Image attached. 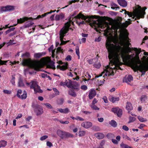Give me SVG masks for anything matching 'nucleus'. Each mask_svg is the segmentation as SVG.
I'll return each instance as SVG.
<instances>
[{
	"instance_id": "f03ea898",
	"label": "nucleus",
	"mask_w": 148,
	"mask_h": 148,
	"mask_svg": "<svg viewBox=\"0 0 148 148\" xmlns=\"http://www.w3.org/2000/svg\"><path fill=\"white\" fill-rule=\"evenodd\" d=\"M21 57L28 58L27 59H23L22 64L23 66H28L29 68L33 69L37 71L40 70V65L39 62L37 60L32 61L30 58V55L29 53L26 52L22 54Z\"/></svg>"
},
{
	"instance_id": "423d86ee",
	"label": "nucleus",
	"mask_w": 148,
	"mask_h": 148,
	"mask_svg": "<svg viewBox=\"0 0 148 148\" xmlns=\"http://www.w3.org/2000/svg\"><path fill=\"white\" fill-rule=\"evenodd\" d=\"M32 107L37 116L41 115L43 113V110L40 106L38 104H33Z\"/></svg>"
},
{
	"instance_id": "cd10ccee",
	"label": "nucleus",
	"mask_w": 148,
	"mask_h": 148,
	"mask_svg": "<svg viewBox=\"0 0 148 148\" xmlns=\"http://www.w3.org/2000/svg\"><path fill=\"white\" fill-rule=\"evenodd\" d=\"M68 64L67 62H66L64 65L62 66H60V69L61 70L64 71L65 70L67 69V67L68 66Z\"/></svg>"
},
{
	"instance_id": "ddd939ff",
	"label": "nucleus",
	"mask_w": 148,
	"mask_h": 148,
	"mask_svg": "<svg viewBox=\"0 0 148 148\" xmlns=\"http://www.w3.org/2000/svg\"><path fill=\"white\" fill-rule=\"evenodd\" d=\"M96 94V91L95 89H92L89 92L88 96L90 99H92Z\"/></svg>"
},
{
	"instance_id": "2eb2a0df",
	"label": "nucleus",
	"mask_w": 148,
	"mask_h": 148,
	"mask_svg": "<svg viewBox=\"0 0 148 148\" xmlns=\"http://www.w3.org/2000/svg\"><path fill=\"white\" fill-rule=\"evenodd\" d=\"M32 18H28L27 17H25L23 18H20L17 20L18 23H22L25 22V21H28L29 20L32 19Z\"/></svg>"
},
{
	"instance_id": "774afa93",
	"label": "nucleus",
	"mask_w": 148,
	"mask_h": 148,
	"mask_svg": "<svg viewBox=\"0 0 148 148\" xmlns=\"http://www.w3.org/2000/svg\"><path fill=\"white\" fill-rule=\"evenodd\" d=\"M112 141L113 143L115 144H117L118 143V141L116 139H112Z\"/></svg>"
},
{
	"instance_id": "a18cd8bd",
	"label": "nucleus",
	"mask_w": 148,
	"mask_h": 148,
	"mask_svg": "<svg viewBox=\"0 0 148 148\" xmlns=\"http://www.w3.org/2000/svg\"><path fill=\"white\" fill-rule=\"evenodd\" d=\"M15 29V28L13 27L12 28H10V29H8L5 32V34H7L9 33L10 32L12 31H13L14 29Z\"/></svg>"
},
{
	"instance_id": "dca6fc26",
	"label": "nucleus",
	"mask_w": 148,
	"mask_h": 148,
	"mask_svg": "<svg viewBox=\"0 0 148 148\" xmlns=\"http://www.w3.org/2000/svg\"><path fill=\"white\" fill-rule=\"evenodd\" d=\"M133 80V78L131 75H129L127 77H124L123 79V82L128 83L130 82L132 80Z\"/></svg>"
},
{
	"instance_id": "5fc2aeb1",
	"label": "nucleus",
	"mask_w": 148,
	"mask_h": 148,
	"mask_svg": "<svg viewBox=\"0 0 148 148\" xmlns=\"http://www.w3.org/2000/svg\"><path fill=\"white\" fill-rule=\"evenodd\" d=\"M64 101V99L63 98H60L58 101V104L60 105H62Z\"/></svg>"
},
{
	"instance_id": "603ef678",
	"label": "nucleus",
	"mask_w": 148,
	"mask_h": 148,
	"mask_svg": "<svg viewBox=\"0 0 148 148\" xmlns=\"http://www.w3.org/2000/svg\"><path fill=\"white\" fill-rule=\"evenodd\" d=\"M53 90L54 92L56 95H58L59 94V92L58 90L56 88H53Z\"/></svg>"
},
{
	"instance_id": "bb28decb",
	"label": "nucleus",
	"mask_w": 148,
	"mask_h": 148,
	"mask_svg": "<svg viewBox=\"0 0 148 148\" xmlns=\"http://www.w3.org/2000/svg\"><path fill=\"white\" fill-rule=\"evenodd\" d=\"M111 9L113 10L116 9L115 10H116V9L117 8H118L119 9L120 7H119L117 4H116L115 3L113 2H112L111 3Z\"/></svg>"
},
{
	"instance_id": "9d476101",
	"label": "nucleus",
	"mask_w": 148,
	"mask_h": 148,
	"mask_svg": "<svg viewBox=\"0 0 148 148\" xmlns=\"http://www.w3.org/2000/svg\"><path fill=\"white\" fill-rule=\"evenodd\" d=\"M146 14V13L144 11H140L138 12L136 14V17L134 19L136 20L137 19H139L140 18H144V15Z\"/></svg>"
},
{
	"instance_id": "412c9836",
	"label": "nucleus",
	"mask_w": 148,
	"mask_h": 148,
	"mask_svg": "<svg viewBox=\"0 0 148 148\" xmlns=\"http://www.w3.org/2000/svg\"><path fill=\"white\" fill-rule=\"evenodd\" d=\"M95 136L98 138L102 139L104 137V135L100 132L97 133L95 134Z\"/></svg>"
},
{
	"instance_id": "c756f323",
	"label": "nucleus",
	"mask_w": 148,
	"mask_h": 148,
	"mask_svg": "<svg viewBox=\"0 0 148 148\" xmlns=\"http://www.w3.org/2000/svg\"><path fill=\"white\" fill-rule=\"evenodd\" d=\"M7 142L4 140L0 141V148L5 147L7 145Z\"/></svg>"
},
{
	"instance_id": "473e14b6",
	"label": "nucleus",
	"mask_w": 148,
	"mask_h": 148,
	"mask_svg": "<svg viewBox=\"0 0 148 148\" xmlns=\"http://www.w3.org/2000/svg\"><path fill=\"white\" fill-rule=\"evenodd\" d=\"M96 61H97V58L90 59L88 60V62L89 64H94L95 62H96Z\"/></svg>"
},
{
	"instance_id": "f704fd0d",
	"label": "nucleus",
	"mask_w": 148,
	"mask_h": 148,
	"mask_svg": "<svg viewBox=\"0 0 148 148\" xmlns=\"http://www.w3.org/2000/svg\"><path fill=\"white\" fill-rule=\"evenodd\" d=\"M24 85L23 83L22 80L20 78L18 80V86L19 87L23 86Z\"/></svg>"
},
{
	"instance_id": "a19ab883",
	"label": "nucleus",
	"mask_w": 148,
	"mask_h": 148,
	"mask_svg": "<svg viewBox=\"0 0 148 148\" xmlns=\"http://www.w3.org/2000/svg\"><path fill=\"white\" fill-rule=\"evenodd\" d=\"M91 107L93 110H99V108L97 107L95 104H92L91 106Z\"/></svg>"
},
{
	"instance_id": "5701e85b",
	"label": "nucleus",
	"mask_w": 148,
	"mask_h": 148,
	"mask_svg": "<svg viewBox=\"0 0 148 148\" xmlns=\"http://www.w3.org/2000/svg\"><path fill=\"white\" fill-rule=\"evenodd\" d=\"M71 88L76 91H78L79 89V85L77 84L76 85L73 84Z\"/></svg>"
},
{
	"instance_id": "f3484780",
	"label": "nucleus",
	"mask_w": 148,
	"mask_h": 148,
	"mask_svg": "<svg viewBox=\"0 0 148 148\" xmlns=\"http://www.w3.org/2000/svg\"><path fill=\"white\" fill-rule=\"evenodd\" d=\"M118 3L121 6L125 7L127 5V2L125 0H117Z\"/></svg>"
},
{
	"instance_id": "f257e3e1",
	"label": "nucleus",
	"mask_w": 148,
	"mask_h": 148,
	"mask_svg": "<svg viewBox=\"0 0 148 148\" xmlns=\"http://www.w3.org/2000/svg\"><path fill=\"white\" fill-rule=\"evenodd\" d=\"M106 46L108 52V57L110 63L115 66V69L121 70L120 66L123 64L120 62L121 57L123 61L127 58L126 54L122 51V47L119 45H115L110 41L107 40Z\"/></svg>"
},
{
	"instance_id": "39448f33",
	"label": "nucleus",
	"mask_w": 148,
	"mask_h": 148,
	"mask_svg": "<svg viewBox=\"0 0 148 148\" xmlns=\"http://www.w3.org/2000/svg\"><path fill=\"white\" fill-rule=\"evenodd\" d=\"M57 135L62 139H66L69 138L73 137V135L69 132L58 130L57 131Z\"/></svg>"
},
{
	"instance_id": "aec40b11",
	"label": "nucleus",
	"mask_w": 148,
	"mask_h": 148,
	"mask_svg": "<svg viewBox=\"0 0 148 148\" xmlns=\"http://www.w3.org/2000/svg\"><path fill=\"white\" fill-rule=\"evenodd\" d=\"M147 99V97L146 95H142L140 98V101L142 103H146Z\"/></svg>"
},
{
	"instance_id": "bf43d9fd",
	"label": "nucleus",
	"mask_w": 148,
	"mask_h": 148,
	"mask_svg": "<svg viewBox=\"0 0 148 148\" xmlns=\"http://www.w3.org/2000/svg\"><path fill=\"white\" fill-rule=\"evenodd\" d=\"M122 129L126 131H128L129 130L128 127L126 125H124L122 127Z\"/></svg>"
},
{
	"instance_id": "de8ad7c7",
	"label": "nucleus",
	"mask_w": 148,
	"mask_h": 148,
	"mask_svg": "<svg viewBox=\"0 0 148 148\" xmlns=\"http://www.w3.org/2000/svg\"><path fill=\"white\" fill-rule=\"evenodd\" d=\"M58 52H61L62 53H63V49L61 48V47H59L57 49L56 53H58Z\"/></svg>"
},
{
	"instance_id": "37998d69",
	"label": "nucleus",
	"mask_w": 148,
	"mask_h": 148,
	"mask_svg": "<svg viewBox=\"0 0 148 148\" xmlns=\"http://www.w3.org/2000/svg\"><path fill=\"white\" fill-rule=\"evenodd\" d=\"M85 132L84 131H80L79 132V136H83L85 135Z\"/></svg>"
},
{
	"instance_id": "a878e982",
	"label": "nucleus",
	"mask_w": 148,
	"mask_h": 148,
	"mask_svg": "<svg viewBox=\"0 0 148 148\" xmlns=\"http://www.w3.org/2000/svg\"><path fill=\"white\" fill-rule=\"evenodd\" d=\"M109 123L111 126L114 127H116L117 124V123L114 120H112L109 122Z\"/></svg>"
},
{
	"instance_id": "338daca9",
	"label": "nucleus",
	"mask_w": 148,
	"mask_h": 148,
	"mask_svg": "<svg viewBox=\"0 0 148 148\" xmlns=\"http://www.w3.org/2000/svg\"><path fill=\"white\" fill-rule=\"evenodd\" d=\"M103 100L104 102L106 103H107L108 102V101L107 99V98L106 96H104L103 98Z\"/></svg>"
},
{
	"instance_id": "4c0bfd02",
	"label": "nucleus",
	"mask_w": 148,
	"mask_h": 148,
	"mask_svg": "<svg viewBox=\"0 0 148 148\" xmlns=\"http://www.w3.org/2000/svg\"><path fill=\"white\" fill-rule=\"evenodd\" d=\"M121 146L122 148H132V147L128 145L123 143H122L121 144Z\"/></svg>"
},
{
	"instance_id": "4468645a",
	"label": "nucleus",
	"mask_w": 148,
	"mask_h": 148,
	"mask_svg": "<svg viewBox=\"0 0 148 148\" xmlns=\"http://www.w3.org/2000/svg\"><path fill=\"white\" fill-rule=\"evenodd\" d=\"M75 19L82 18L84 21L88 18V16H86L82 14L81 12H80L77 16L74 17Z\"/></svg>"
},
{
	"instance_id": "ea45409f",
	"label": "nucleus",
	"mask_w": 148,
	"mask_h": 148,
	"mask_svg": "<svg viewBox=\"0 0 148 148\" xmlns=\"http://www.w3.org/2000/svg\"><path fill=\"white\" fill-rule=\"evenodd\" d=\"M138 119L141 122H144L147 121V119H144L143 117L140 116H138Z\"/></svg>"
},
{
	"instance_id": "b1692460",
	"label": "nucleus",
	"mask_w": 148,
	"mask_h": 148,
	"mask_svg": "<svg viewBox=\"0 0 148 148\" xmlns=\"http://www.w3.org/2000/svg\"><path fill=\"white\" fill-rule=\"evenodd\" d=\"M93 65L94 67L97 69L99 68L101 66L100 63L98 61L97 59V61H96V62H95V63L93 64Z\"/></svg>"
},
{
	"instance_id": "9b49d317",
	"label": "nucleus",
	"mask_w": 148,
	"mask_h": 148,
	"mask_svg": "<svg viewBox=\"0 0 148 148\" xmlns=\"http://www.w3.org/2000/svg\"><path fill=\"white\" fill-rule=\"evenodd\" d=\"M65 34H63V33H62L61 34H60V40L61 42V43L60 44V45H65L68 42V41H64L63 40L64 37L65 36Z\"/></svg>"
},
{
	"instance_id": "2f4dec72",
	"label": "nucleus",
	"mask_w": 148,
	"mask_h": 148,
	"mask_svg": "<svg viewBox=\"0 0 148 148\" xmlns=\"http://www.w3.org/2000/svg\"><path fill=\"white\" fill-rule=\"evenodd\" d=\"M66 86L69 88H71V86L73 84H72V81L69 79L66 80Z\"/></svg>"
},
{
	"instance_id": "a211bd4d",
	"label": "nucleus",
	"mask_w": 148,
	"mask_h": 148,
	"mask_svg": "<svg viewBox=\"0 0 148 148\" xmlns=\"http://www.w3.org/2000/svg\"><path fill=\"white\" fill-rule=\"evenodd\" d=\"M45 53L44 52L35 53L34 55V57L36 58H39L42 56H45Z\"/></svg>"
},
{
	"instance_id": "7c9ffc66",
	"label": "nucleus",
	"mask_w": 148,
	"mask_h": 148,
	"mask_svg": "<svg viewBox=\"0 0 148 148\" xmlns=\"http://www.w3.org/2000/svg\"><path fill=\"white\" fill-rule=\"evenodd\" d=\"M132 49L134 51H135L136 56H138L141 51V49H138L137 48L135 47L132 48Z\"/></svg>"
},
{
	"instance_id": "7ed1b4c3",
	"label": "nucleus",
	"mask_w": 148,
	"mask_h": 148,
	"mask_svg": "<svg viewBox=\"0 0 148 148\" xmlns=\"http://www.w3.org/2000/svg\"><path fill=\"white\" fill-rule=\"evenodd\" d=\"M141 63L140 61L139 57H138V60L132 62L131 63V68L134 72L137 71L145 73L146 71L148 70V65L142 64L138 65V64Z\"/></svg>"
},
{
	"instance_id": "c03bdc74",
	"label": "nucleus",
	"mask_w": 148,
	"mask_h": 148,
	"mask_svg": "<svg viewBox=\"0 0 148 148\" xmlns=\"http://www.w3.org/2000/svg\"><path fill=\"white\" fill-rule=\"evenodd\" d=\"M34 24V23L31 21L29 23H28L27 24L25 25V27H29L31 25H32Z\"/></svg>"
},
{
	"instance_id": "58836bf2",
	"label": "nucleus",
	"mask_w": 148,
	"mask_h": 148,
	"mask_svg": "<svg viewBox=\"0 0 148 148\" xmlns=\"http://www.w3.org/2000/svg\"><path fill=\"white\" fill-rule=\"evenodd\" d=\"M125 15L126 16V14H127L128 16L130 17H132L133 16H134V14H133L132 13V12H130L129 11H125V12H124V13Z\"/></svg>"
},
{
	"instance_id": "052dcab7",
	"label": "nucleus",
	"mask_w": 148,
	"mask_h": 148,
	"mask_svg": "<svg viewBox=\"0 0 148 148\" xmlns=\"http://www.w3.org/2000/svg\"><path fill=\"white\" fill-rule=\"evenodd\" d=\"M66 80L64 82H60V85L63 86H66Z\"/></svg>"
},
{
	"instance_id": "20e7f679",
	"label": "nucleus",
	"mask_w": 148,
	"mask_h": 148,
	"mask_svg": "<svg viewBox=\"0 0 148 148\" xmlns=\"http://www.w3.org/2000/svg\"><path fill=\"white\" fill-rule=\"evenodd\" d=\"M26 85L29 86L30 89H33L34 92L36 93H42L43 91L40 89V87L38 85L36 82L32 80L30 82H27Z\"/></svg>"
},
{
	"instance_id": "13d9d810",
	"label": "nucleus",
	"mask_w": 148,
	"mask_h": 148,
	"mask_svg": "<svg viewBox=\"0 0 148 148\" xmlns=\"http://www.w3.org/2000/svg\"><path fill=\"white\" fill-rule=\"evenodd\" d=\"M72 127L75 128L73 129V131L75 133L77 131V128L75 127V125L74 124L72 125Z\"/></svg>"
},
{
	"instance_id": "6ab92c4d",
	"label": "nucleus",
	"mask_w": 148,
	"mask_h": 148,
	"mask_svg": "<svg viewBox=\"0 0 148 148\" xmlns=\"http://www.w3.org/2000/svg\"><path fill=\"white\" fill-rule=\"evenodd\" d=\"M126 108L127 110H128L129 112L133 109V107L131 103L127 102L126 104Z\"/></svg>"
},
{
	"instance_id": "393cba45",
	"label": "nucleus",
	"mask_w": 148,
	"mask_h": 148,
	"mask_svg": "<svg viewBox=\"0 0 148 148\" xmlns=\"http://www.w3.org/2000/svg\"><path fill=\"white\" fill-rule=\"evenodd\" d=\"M27 97V93L25 91H24L22 94L20 95V97L19 98L21 99H25Z\"/></svg>"
},
{
	"instance_id": "69168bd1",
	"label": "nucleus",
	"mask_w": 148,
	"mask_h": 148,
	"mask_svg": "<svg viewBox=\"0 0 148 148\" xmlns=\"http://www.w3.org/2000/svg\"><path fill=\"white\" fill-rule=\"evenodd\" d=\"M59 121L60 123L63 124H67L69 123L68 121H62L60 120Z\"/></svg>"
},
{
	"instance_id": "09e8293b",
	"label": "nucleus",
	"mask_w": 148,
	"mask_h": 148,
	"mask_svg": "<svg viewBox=\"0 0 148 148\" xmlns=\"http://www.w3.org/2000/svg\"><path fill=\"white\" fill-rule=\"evenodd\" d=\"M75 52L76 54L78 56L79 58V57H80L79 52V48L78 47H77V48L75 49Z\"/></svg>"
},
{
	"instance_id": "864d4df0",
	"label": "nucleus",
	"mask_w": 148,
	"mask_h": 148,
	"mask_svg": "<svg viewBox=\"0 0 148 148\" xmlns=\"http://www.w3.org/2000/svg\"><path fill=\"white\" fill-rule=\"evenodd\" d=\"M65 60L68 61H70L71 60V57L70 55H68L66 58Z\"/></svg>"
},
{
	"instance_id": "4be33fe9",
	"label": "nucleus",
	"mask_w": 148,
	"mask_h": 148,
	"mask_svg": "<svg viewBox=\"0 0 148 148\" xmlns=\"http://www.w3.org/2000/svg\"><path fill=\"white\" fill-rule=\"evenodd\" d=\"M49 62L50 64H48L47 65V67L49 68L52 69H56V67L54 65V62L53 61L50 60Z\"/></svg>"
},
{
	"instance_id": "c9c22d12",
	"label": "nucleus",
	"mask_w": 148,
	"mask_h": 148,
	"mask_svg": "<svg viewBox=\"0 0 148 148\" xmlns=\"http://www.w3.org/2000/svg\"><path fill=\"white\" fill-rule=\"evenodd\" d=\"M119 99L118 97H112L110 99V101L113 103H114L116 101L119 100Z\"/></svg>"
},
{
	"instance_id": "8fccbe9b",
	"label": "nucleus",
	"mask_w": 148,
	"mask_h": 148,
	"mask_svg": "<svg viewBox=\"0 0 148 148\" xmlns=\"http://www.w3.org/2000/svg\"><path fill=\"white\" fill-rule=\"evenodd\" d=\"M8 61V60H5L3 61L1 60H0V65H3V64L6 65L7 62Z\"/></svg>"
},
{
	"instance_id": "6e6552de",
	"label": "nucleus",
	"mask_w": 148,
	"mask_h": 148,
	"mask_svg": "<svg viewBox=\"0 0 148 148\" xmlns=\"http://www.w3.org/2000/svg\"><path fill=\"white\" fill-rule=\"evenodd\" d=\"M111 111L115 114H116L117 116L121 117L122 114V110L118 107L112 108Z\"/></svg>"
},
{
	"instance_id": "e2e57ef3",
	"label": "nucleus",
	"mask_w": 148,
	"mask_h": 148,
	"mask_svg": "<svg viewBox=\"0 0 148 148\" xmlns=\"http://www.w3.org/2000/svg\"><path fill=\"white\" fill-rule=\"evenodd\" d=\"M81 88L82 90H86L87 89V87L85 85H83L81 86Z\"/></svg>"
},
{
	"instance_id": "e433bc0d",
	"label": "nucleus",
	"mask_w": 148,
	"mask_h": 148,
	"mask_svg": "<svg viewBox=\"0 0 148 148\" xmlns=\"http://www.w3.org/2000/svg\"><path fill=\"white\" fill-rule=\"evenodd\" d=\"M129 121L128 122V123H130L132 122H133L135 121L136 120V118L134 117L130 116L129 117Z\"/></svg>"
},
{
	"instance_id": "0e129e2a",
	"label": "nucleus",
	"mask_w": 148,
	"mask_h": 148,
	"mask_svg": "<svg viewBox=\"0 0 148 148\" xmlns=\"http://www.w3.org/2000/svg\"><path fill=\"white\" fill-rule=\"evenodd\" d=\"M63 113L65 114L68 113L69 112V110L68 108L63 109Z\"/></svg>"
},
{
	"instance_id": "f8f14e48",
	"label": "nucleus",
	"mask_w": 148,
	"mask_h": 148,
	"mask_svg": "<svg viewBox=\"0 0 148 148\" xmlns=\"http://www.w3.org/2000/svg\"><path fill=\"white\" fill-rule=\"evenodd\" d=\"M81 125L85 128H88L92 126V124L90 122H84L82 123Z\"/></svg>"
},
{
	"instance_id": "49530a36",
	"label": "nucleus",
	"mask_w": 148,
	"mask_h": 148,
	"mask_svg": "<svg viewBox=\"0 0 148 148\" xmlns=\"http://www.w3.org/2000/svg\"><path fill=\"white\" fill-rule=\"evenodd\" d=\"M22 91L21 90L19 89L18 90L17 93L16 95L18 97H20V95H21L22 93Z\"/></svg>"
},
{
	"instance_id": "4d7b16f0",
	"label": "nucleus",
	"mask_w": 148,
	"mask_h": 148,
	"mask_svg": "<svg viewBox=\"0 0 148 148\" xmlns=\"http://www.w3.org/2000/svg\"><path fill=\"white\" fill-rule=\"evenodd\" d=\"M46 144L49 147H50L53 146L51 142L49 141L47 142Z\"/></svg>"
},
{
	"instance_id": "c85d7f7f",
	"label": "nucleus",
	"mask_w": 148,
	"mask_h": 148,
	"mask_svg": "<svg viewBox=\"0 0 148 148\" xmlns=\"http://www.w3.org/2000/svg\"><path fill=\"white\" fill-rule=\"evenodd\" d=\"M68 93L70 95L73 97H75L77 96V94L74 91V90H70L69 91Z\"/></svg>"
},
{
	"instance_id": "1a4fd4ad",
	"label": "nucleus",
	"mask_w": 148,
	"mask_h": 148,
	"mask_svg": "<svg viewBox=\"0 0 148 148\" xmlns=\"http://www.w3.org/2000/svg\"><path fill=\"white\" fill-rule=\"evenodd\" d=\"M15 9L14 6L13 5H7L5 6H2L1 8V12H6L9 11H12Z\"/></svg>"
},
{
	"instance_id": "3c124183",
	"label": "nucleus",
	"mask_w": 148,
	"mask_h": 148,
	"mask_svg": "<svg viewBox=\"0 0 148 148\" xmlns=\"http://www.w3.org/2000/svg\"><path fill=\"white\" fill-rule=\"evenodd\" d=\"M48 137V136L47 135H44L41 136L40 138V140L41 141L44 140H45Z\"/></svg>"
},
{
	"instance_id": "79ce46f5",
	"label": "nucleus",
	"mask_w": 148,
	"mask_h": 148,
	"mask_svg": "<svg viewBox=\"0 0 148 148\" xmlns=\"http://www.w3.org/2000/svg\"><path fill=\"white\" fill-rule=\"evenodd\" d=\"M44 105L45 106L48 108L52 109L53 108L52 106L49 103H44Z\"/></svg>"
},
{
	"instance_id": "680f3d73",
	"label": "nucleus",
	"mask_w": 148,
	"mask_h": 148,
	"mask_svg": "<svg viewBox=\"0 0 148 148\" xmlns=\"http://www.w3.org/2000/svg\"><path fill=\"white\" fill-rule=\"evenodd\" d=\"M132 23L131 22V21H126L125 23H123L124 25H126V27H127L128 25H130Z\"/></svg>"
},
{
	"instance_id": "6e6d98bb",
	"label": "nucleus",
	"mask_w": 148,
	"mask_h": 148,
	"mask_svg": "<svg viewBox=\"0 0 148 148\" xmlns=\"http://www.w3.org/2000/svg\"><path fill=\"white\" fill-rule=\"evenodd\" d=\"M128 33H125L124 34V37L125 40H127L129 39L128 36Z\"/></svg>"
},
{
	"instance_id": "72a5a7b5",
	"label": "nucleus",
	"mask_w": 148,
	"mask_h": 148,
	"mask_svg": "<svg viewBox=\"0 0 148 148\" xmlns=\"http://www.w3.org/2000/svg\"><path fill=\"white\" fill-rule=\"evenodd\" d=\"M94 23L97 24L98 26H100L102 24V21L100 19H97L96 21L94 22Z\"/></svg>"
},
{
	"instance_id": "0eeeda50",
	"label": "nucleus",
	"mask_w": 148,
	"mask_h": 148,
	"mask_svg": "<svg viewBox=\"0 0 148 148\" xmlns=\"http://www.w3.org/2000/svg\"><path fill=\"white\" fill-rule=\"evenodd\" d=\"M71 21L69 20V22H68L65 24L64 26L63 27L60 31V34L62 33L66 34L69 29V27L71 25L70 22Z\"/></svg>"
}]
</instances>
